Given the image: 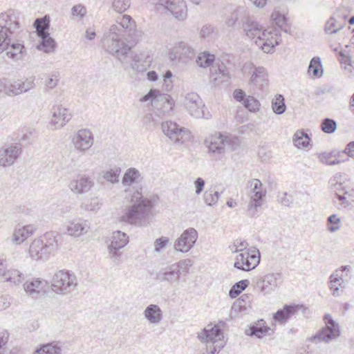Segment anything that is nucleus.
I'll use <instances>...</instances> for the list:
<instances>
[{"mask_svg":"<svg viewBox=\"0 0 354 354\" xmlns=\"http://www.w3.org/2000/svg\"><path fill=\"white\" fill-rule=\"evenodd\" d=\"M19 12L10 9L0 14V54L9 40L17 34L19 28Z\"/></svg>","mask_w":354,"mask_h":354,"instance_id":"4","label":"nucleus"},{"mask_svg":"<svg viewBox=\"0 0 354 354\" xmlns=\"http://www.w3.org/2000/svg\"><path fill=\"white\" fill-rule=\"evenodd\" d=\"M24 279V274L18 270L10 268L8 271V277H6L5 281L10 282L11 284L18 286L22 283Z\"/></svg>","mask_w":354,"mask_h":354,"instance_id":"40","label":"nucleus"},{"mask_svg":"<svg viewBox=\"0 0 354 354\" xmlns=\"http://www.w3.org/2000/svg\"><path fill=\"white\" fill-rule=\"evenodd\" d=\"M342 279L339 270H335L329 277V288L334 297H339L341 295L339 287L344 288L345 286L340 281Z\"/></svg>","mask_w":354,"mask_h":354,"instance_id":"31","label":"nucleus"},{"mask_svg":"<svg viewBox=\"0 0 354 354\" xmlns=\"http://www.w3.org/2000/svg\"><path fill=\"white\" fill-rule=\"evenodd\" d=\"M294 145L297 148H305L309 145L310 138L304 131H297L293 137Z\"/></svg>","mask_w":354,"mask_h":354,"instance_id":"39","label":"nucleus"},{"mask_svg":"<svg viewBox=\"0 0 354 354\" xmlns=\"http://www.w3.org/2000/svg\"><path fill=\"white\" fill-rule=\"evenodd\" d=\"M193 262L189 259L180 260L178 262L174 263V265H175L176 268L179 270L180 274H187Z\"/></svg>","mask_w":354,"mask_h":354,"instance_id":"57","label":"nucleus"},{"mask_svg":"<svg viewBox=\"0 0 354 354\" xmlns=\"http://www.w3.org/2000/svg\"><path fill=\"white\" fill-rule=\"evenodd\" d=\"M246 187L248 189V194L250 198L247 214L253 217L257 214L262 207L266 191L263 189V185L257 178L248 181Z\"/></svg>","mask_w":354,"mask_h":354,"instance_id":"7","label":"nucleus"},{"mask_svg":"<svg viewBox=\"0 0 354 354\" xmlns=\"http://www.w3.org/2000/svg\"><path fill=\"white\" fill-rule=\"evenodd\" d=\"M321 129L326 133H333L337 129V122L333 119L324 118L322 121Z\"/></svg>","mask_w":354,"mask_h":354,"instance_id":"53","label":"nucleus"},{"mask_svg":"<svg viewBox=\"0 0 354 354\" xmlns=\"http://www.w3.org/2000/svg\"><path fill=\"white\" fill-rule=\"evenodd\" d=\"M59 81L58 73L48 74L45 82V86L48 89H53L56 87Z\"/></svg>","mask_w":354,"mask_h":354,"instance_id":"60","label":"nucleus"},{"mask_svg":"<svg viewBox=\"0 0 354 354\" xmlns=\"http://www.w3.org/2000/svg\"><path fill=\"white\" fill-rule=\"evenodd\" d=\"M101 43L106 51L117 57L127 55L131 50V45L127 44L124 38L123 28L115 24L104 31Z\"/></svg>","mask_w":354,"mask_h":354,"instance_id":"2","label":"nucleus"},{"mask_svg":"<svg viewBox=\"0 0 354 354\" xmlns=\"http://www.w3.org/2000/svg\"><path fill=\"white\" fill-rule=\"evenodd\" d=\"M140 101H150L151 106L162 116L169 114L174 106V101L169 95L161 93L156 89H151L140 99Z\"/></svg>","mask_w":354,"mask_h":354,"instance_id":"8","label":"nucleus"},{"mask_svg":"<svg viewBox=\"0 0 354 354\" xmlns=\"http://www.w3.org/2000/svg\"><path fill=\"white\" fill-rule=\"evenodd\" d=\"M144 317L149 324L153 325L159 324L162 318V311L156 304H149L143 312Z\"/></svg>","mask_w":354,"mask_h":354,"instance_id":"28","label":"nucleus"},{"mask_svg":"<svg viewBox=\"0 0 354 354\" xmlns=\"http://www.w3.org/2000/svg\"><path fill=\"white\" fill-rule=\"evenodd\" d=\"M151 60V57L147 54H136L134 55L130 66L136 71L144 72L150 66Z\"/></svg>","mask_w":354,"mask_h":354,"instance_id":"29","label":"nucleus"},{"mask_svg":"<svg viewBox=\"0 0 354 354\" xmlns=\"http://www.w3.org/2000/svg\"><path fill=\"white\" fill-rule=\"evenodd\" d=\"M130 7V0H113L112 8L119 13L125 12Z\"/></svg>","mask_w":354,"mask_h":354,"instance_id":"58","label":"nucleus"},{"mask_svg":"<svg viewBox=\"0 0 354 354\" xmlns=\"http://www.w3.org/2000/svg\"><path fill=\"white\" fill-rule=\"evenodd\" d=\"M180 273L173 264L167 266L162 269L158 274V278L161 281H166L170 284L178 283L180 279Z\"/></svg>","mask_w":354,"mask_h":354,"instance_id":"25","label":"nucleus"},{"mask_svg":"<svg viewBox=\"0 0 354 354\" xmlns=\"http://www.w3.org/2000/svg\"><path fill=\"white\" fill-rule=\"evenodd\" d=\"M260 259L259 250L254 247H251L236 256L234 267L243 271H250L259 264Z\"/></svg>","mask_w":354,"mask_h":354,"instance_id":"10","label":"nucleus"},{"mask_svg":"<svg viewBox=\"0 0 354 354\" xmlns=\"http://www.w3.org/2000/svg\"><path fill=\"white\" fill-rule=\"evenodd\" d=\"M341 219L336 214H332L327 218V229L330 232H335L341 227Z\"/></svg>","mask_w":354,"mask_h":354,"instance_id":"51","label":"nucleus"},{"mask_svg":"<svg viewBox=\"0 0 354 354\" xmlns=\"http://www.w3.org/2000/svg\"><path fill=\"white\" fill-rule=\"evenodd\" d=\"M89 227L86 221L76 219L68 222L65 233L71 236L78 237L87 233Z\"/></svg>","mask_w":354,"mask_h":354,"instance_id":"23","label":"nucleus"},{"mask_svg":"<svg viewBox=\"0 0 354 354\" xmlns=\"http://www.w3.org/2000/svg\"><path fill=\"white\" fill-rule=\"evenodd\" d=\"M22 152L19 143L6 145L0 148V166L9 167L12 165Z\"/></svg>","mask_w":354,"mask_h":354,"instance_id":"16","label":"nucleus"},{"mask_svg":"<svg viewBox=\"0 0 354 354\" xmlns=\"http://www.w3.org/2000/svg\"><path fill=\"white\" fill-rule=\"evenodd\" d=\"M58 238L57 233L49 232L34 239L29 247V257L35 261L48 259L50 255H55L59 248Z\"/></svg>","mask_w":354,"mask_h":354,"instance_id":"3","label":"nucleus"},{"mask_svg":"<svg viewBox=\"0 0 354 354\" xmlns=\"http://www.w3.org/2000/svg\"><path fill=\"white\" fill-rule=\"evenodd\" d=\"M47 281L39 278H33L27 280L24 284V290L27 295L32 298H38L45 292Z\"/></svg>","mask_w":354,"mask_h":354,"instance_id":"22","label":"nucleus"},{"mask_svg":"<svg viewBox=\"0 0 354 354\" xmlns=\"http://www.w3.org/2000/svg\"><path fill=\"white\" fill-rule=\"evenodd\" d=\"M277 200L282 205L290 207L292 203V196L288 195L286 192H279L277 196Z\"/></svg>","mask_w":354,"mask_h":354,"instance_id":"64","label":"nucleus"},{"mask_svg":"<svg viewBox=\"0 0 354 354\" xmlns=\"http://www.w3.org/2000/svg\"><path fill=\"white\" fill-rule=\"evenodd\" d=\"M120 250L108 246L109 257L116 264L121 262L122 252L119 251Z\"/></svg>","mask_w":354,"mask_h":354,"instance_id":"61","label":"nucleus"},{"mask_svg":"<svg viewBox=\"0 0 354 354\" xmlns=\"http://www.w3.org/2000/svg\"><path fill=\"white\" fill-rule=\"evenodd\" d=\"M118 26L123 28V33L124 34L127 30L131 31V28L135 27L136 22L130 15H124L117 19Z\"/></svg>","mask_w":354,"mask_h":354,"instance_id":"42","label":"nucleus"},{"mask_svg":"<svg viewBox=\"0 0 354 354\" xmlns=\"http://www.w3.org/2000/svg\"><path fill=\"white\" fill-rule=\"evenodd\" d=\"M35 230L36 227L31 224L17 227L12 234V241L16 244H20L32 236Z\"/></svg>","mask_w":354,"mask_h":354,"instance_id":"27","label":"nucleus"},{"mask_svg":"<svg viewBox=\"0 0 354 354\" xmlns=\"http://www.w3.org/2000/svg\"><path fill=\"white\" fill-rule=\"evenodd\" d=\"M247 15V9L244 7H238L226 19L225 24L227 27H233L240 17H245Z\"/></svg>","mask_w":354,"mask_h":354,"instance_id":"37","label":"nucleus"},{"mask_svg":"<svg viewBox=\"0 0 354 354\" xmlns=\"http://www.w3.org/2000/svg\"><path fill=\"white\" fill-rule=\"evenodd\" d=\"M344 27L343 23H338L337 19L331 17L325 25V31L327 34H334Z\"/></svg>","mask_w":354,"mask_h":354,"instance_id":"49","label":"nucleus"},{"mask_svg":"<svg viewBox=\"0 0 354 354\" xmlns=\"http://www.w3.org/2000/svg\"><path fill=\"white\" fill-rule=\"evenodd\" d=\"M33 354H62V349L55 344L48 343L40 345Z\"/></svg>","mask_w":354,"mask_h":354,"instance_id":"38","label":"nucleus"},{"mask_svg":"<svg viewBox=\"0 0 354 354\" xmlns=\"http://www.w3.org/2000/svg\"><path fill=\"white\" fill-rule=\"evenodd\" d=\"M242 28L247 37L252 39H254V41L261 38V35L263 31L261 25L253 19L247 16L243 21Z\"/></svg>","mask_w":354,"mask_h":354,"instance_id":"24","label":"nucleus"},{"mask_svg":"<svg viewBox=\"0 0 354 354\" xmlns=\"http://www.w3.org/2000/svg\"><path fill=\"white\" fill-rule=\"evenodd\" d=\"M161 116L162 115H160L159 113H158L156 111H154L153 112L145 115L143 117V122L148 127L153 128L159 124Z\"/></svg>","mask_w":354,"mask_h":354,"instance_id":"46","label":"nucleus"},{"mask_svg":"<svg viewBox=\"0 0 354 354\" xmlns=\"http://www.w3.org/2000/svg\"><path fill=\"white\" fill-rule=\"evenodd\" d=\"M212 80L215 85H218L220 83L225 82L228 80L229 73L227 70L218 68L215 69V72H212L211 75Z\"/></svg>","mask_w":354,"mask_h":354,"instance_id":"47","label":"nucleus"},{"mask_svg":"<svg viewBox=\"0 0 354 354\" xmlns=\"http://www.w3.org/2000/svg\"><path fill=\"white\" fill-rule=\"evenodd\" d=\"M51 117L48 122L49 129L52 131L61 129L71 120L72 113L70 110L62 105L52 107Z\"/></svg>","mask_w":354,"mask_h":354,"instance_id":"11","label":"nucleus"},{"mask_svg":"<svg viewBox=\"0 0 354 354\" xmlns=\"http://www.w3.org/2000/svg\"><path fill=\"white\" fill-rule=\"evenodd\" d=\"M141 180V175L136 168H129L125 171L122 184L125 187V192L131 195V205L127 207L124 215L121 216V221L130 224H140L150 214L153 207L151 200L142 196V188L132 191L131 187L138 183Z\"/></svg>","mask_w":354,"mask_h":354,"instance_id":"1","label":"nucleus"},{"mask_svg":"<svg viewBox=\"0 0 354 354\" xmlns=\"http://www.w3.org/2000/svg\"><path fill=\"white\" fill-rule=\"evenodd\" d=\"M34 26L38 35L40 36L48 34L47 30L49 28L48 21L45 18L37 19L34 22Z\"/></svg>","mask_w":354,"mask_h":354,"instance_id":"55","label":"nucleus"},{"mask_svg":"<svg viewBox=\"0 0 354 354\" xmlns=\"http://www.w3.org/2000/svg\"><path fill=\"white\" fill-rule=\"evenodd\" d=\"M272 108L276 114L280 115L285 112L286 106L285 100L282 95L278 94L272 101Z\"/></svg>","mask_w":354,"mask_h":354,"instance_id":"44","label":"nucleus"},{"mask_svg":"<svg viewBox=\"0 0 354 354\" xmlns=\"http://www.w3.org/2000/svg\"><path fill=\"white\" fill-rule=\"evenodd\" d=\"M94 186V182L86 175H78L68 183L69 189L75 194L88 192Z\"/></svg>","mask_w":354,"mask_h":354,"instance_id":"19","label":"nucleus"},{"mask_svg":"<svg viewBox=\"0 0 354 354\" xmlns=\"http://www.w3.org/2000/svg\"><path fill=\"white\" fill-rule=\"evenodd\" d=\"M194 49L184 41L179 42L176 46V53L180 54V57H189L194 54Z\"/></svg>","mask_w":354,"mask_h":354,"instance_id":"54","label":"nucleus"},{"mask_svg":"<svg viewBox=\"0 0 354 354\" xmlns=\"http://www.w3.org/2000/svg\"><path fill=\"white\" fill-rule=\"evenodd\" d=\"M100 206L101 203L98 198H92L82 205V207L84 210L92 212H97Z\"/></svg>","mask_w":354,"mask_h":354,"instance_id":"52","label":"nucleus"},{"mask_svg":"<svg viewBox=\"0 0 354 354\" xmlns=\"http://www.w3.org/2000/svg\"><path fill=\"white\" fill-rule=\"evenodd\" d=\"M308 73L313 77H321L323 74V68L321 59L319 57H314L310 62L308 68Z\"/></svg>","mask_w":354,"mask_h":354,"instance_id":"36","label":"nucleus"},{"mask_svg":"<svg viewBox=\"0 0 354 354\" xmlns=\"http://www.w3.org/2000/svg\"><path fill=\"white\" fill-rule=\"evenodd\" d=\"M41 41L38 46V49L45 53L51 52L55 48V40L49 36V34L40 36Z\"/></svg>","mask_w":354,"mask_h":354,"instance_id":"43","label":"nucleus"},{"mask_svg":"<svg viewBox=\"0 0 354 354\" xmlns=\"http://www.w3.org/2000/svg\"><path fill=\"white\" fill-rule=\"evenodd\" d=\"M305 307L302 304H286L283 308L279 309L275 313L273 314L272 319L274 322L284 324L290 317L295 316L299 310L304 311Z\"/></svg>","mask_w":354,"mask_h":354,"instance_id":"20","label":"nucleus"},{"mask_svg":"<svg viewBox=\"0 0 354 354\" xmlns=\"http://www.w3.org/2000/svg\"><path fill=\"white\" fill-rule=\"evenodd\" d=\"M281 41L280 36L275 32L263 30L261 38L254 41L255 44L264 53H269L274 51L276 46Z\"/></svg>","mask_w":354,"mask_h":354,"instance_id":"17","label":"nucleus"},{"mask_svg":"<svg viewBox=\"0 0 354 354\" xmlns=\"http://www.w3.org/2000/svg\"><path fill=\"white\" fill-rule=\"evenodd\" d=\"M266 69L260 66L255 68L250 80V84L259 87H263L266 84Z\"/></svg>","mask_w":354,"mask_h":354,"instance_id":"33","label":"nucleus"},{"mask_svg":"<svg viewBox=\"0 0 354 354\" xmlns=\"http://www.w3.org/2000/svg\"><path fill=\"white\" fill-rule=\"evenodd\" d=\"M121 168L118 166L109 167L101 171V177L108 183L115 184L120 181Z\"/></svg>","mask_w":354,"mask_h":354,"instance_id":"32","label":"nucleus"},{"mask_svg":"<svg viewBox=\"0 0 354 354\" xmlns=\"http://www.w3.org/2000/svg\"><path fill=\"white\" fill-rule=\"evenodd\" d=\"M198 232L193 227L185 230L175 241L174 249L183 253L188 252L194 246L198 239Z\"/></svg>","mask_w":354,"mask_h":354,"instance_id":"14","label":"nucleus"},{"mask_svg":"<svg viewBox=\"0 0 354 354\" xmlns=\"http://www.w3.org/2000/svg\"><path fill=\"white\" fill-rule=\"evenodd\" d=\"M129 242V237L121 231H115L111 236V242L109 246L115 247L116 249L123 248Z\"/></svg>","mask_w":354,"mask_h":354,"instance_id":"34","label":"nucleus"},{"mask_svg":"<svg viewBox=\"0 0 354 354\" xmlns=\"http://www.w3.org/2000/svg\"><path fill=\"white\" fill-rule=\"evenodd\" d=\"M158 4L167 8L178 20L183 21L187 17V8L184 0H158Z\"/></svg>","mask_w":354,"mask_h":354,"instance_id":"18","label":"nucleus"},{"mask_svg":"<svg viewBox=\"0 0 354 354\" xmlns=\"http://www.w3.org/2000/svg\"><path fill=\"white\" fill-rule=\"evenodd\" d=\"M71 142L78 152L85 153L94 143V136L88 129H81L72 136Z\"/></svg>","mask_w":354,"mask_h":354,"instance_id":"13","label":"nucleus"},{"mask_svg":"<svg viewBox=\"0 0 354 354\" xmlns=\"http://www.w3.org/2000/svg\"><path fill=\"white\" fill-rule=\"evenodd\" d=\"M263 320H260L256 326H251L249 330H246V334L250 336H257L261 338L268 333L269 327L264 326Z\"/></svg>","mask_w":354,"mask_h":354,"instance_id":"35","label":"nucleus"},{"mask_svg":"<svg viewBox=\"0 0 354 354\" xmlns=\"http://www.w3.org/2000/svg\"><path fill=\"white\" fill-rule=\"evenodd\" d=\"M78 285L75 274L66 270L57 271L51 279V288L57 294L66 295L74 291Z\"/></svg>","mask_w":354,"mask_h":354,"instance_id":"6","label":"nucleus"},{"mask_svg":"<svg viewBox=\"0 0 354 354\" xmlns=\"http://www.w3.org/2000/svg\"><path fill=\"white\" fill-rule=\"evenodd\" d=\"M184 106L192 116L196 118H207L204 111L205 104L197 93H187L185 97Z\"/></svg>","mask_w":354,"mask_h":354,"instance_id":"15","label":"nucleus"},{"mask_svg":"<svg viewBox=\"0 0 354 354\" xmlns=\"http://www.w3.org/2000/svg\"><path fill=\"white\" fill-rule=\"evenodd\" d=\"M205 144L209 152L215 156L233 151L239 145L236 137L220 132L208 136L205 140Z\"/></svg>","mask_w":354,"mask_h":354,"instance_id":"5","label":"nucleus"},{"mask_svg":"<svg viewBox=\"0 0 354 354\" xmlns=\"http://www.w3.org/2000/svg\"><path fill=\"white\" fill-rule=\"evenodd\" d=\"M9 40L3 51L6 50V55L8 57L14 60H21L26 54L24 45L20 42H11Z\"/></svg>","mask_w":354,"mask_h":354,"instance_id":"26","label":"nucleus"},{"mask_svg":"<svg viewBox=\"0 0 354 354\" xmlns=\"http://www.w3.org/2000/svg\"><path fill=\"white\" fill-rule=\"evenodd\" d=\"M339 55L340 56L339 60L342 64L344 69L346 70L348 73L352 74L353 71V68L352 66V57L348 55L346 50L339 52Z\"/></svg>","mask_w":354,"mask_h":354,"instance_id":"48","label":"nucleus"},{"mask_svg":"<svg viewBox=\"0 0 354 354\" xmlns=\"http://www.w3.org/2000/svg\"><path fill=\"white\" fill-rule=\"evenodd\" d=\"M248 283L249 282L246 279L238 281L230 290L229 296L231 298L236 297L242 291H243L248 287Z\"/></svg>","mask_w":354,"mask_h":354,"instance_id":"50","label":"nucleus"},{"mask_svg":"<svg viewBox=\"0 0 354 354\" xmlns=\"http://www.w3.org/2000/svg\"><path fill=\"white\" fill-rule=\"evenodd\" d=\"M169 243V239L166 236H161L156 239L154 241V252H160L162 250L166 248Z\"/></svg>","mask_w":354,"mask_h":354,"instance_id":"62","label":"nucleus"},{"mask_svg":"<svg viewBox=\"0 0 354 354\" xmlns=\"http://www.w3.org/2000/svg\"><path fill=\"white\" fill-rule=\"evenodd\" d=\"M279 273H268L257 279L256 287L264 294H269L278 286Z\"/></svg>","mask_w":354,"mask_h":354,"instance_id":"21","label":"nucleus"},{"mask_svg":"<svg viewBox=\"0 0 354 354\" xmlns=\"http://www.w3.org/2000/svg\"><path fill=\"white\" fill-rule=\"evenodd\" d=\"M215 59L214 55L208 52L201 53L196 59V64L199 67L207 68L210 66Z\"/></svg>","mask_w":354,"mask_h":354,"instance_id":"41","label":"nucleus"},{"mask_svg":"<svg viewBox=\"0 0 354 354\" xmlns=\"http://www.w3.org/2000/svg\"><path fill=\"white\" fill-rule=\"evenodd\" d=\"M163 133L175 143H183L189 139V131L176 122L167 121L161 124Z\"/></svg>","mask_w":354,"mask_h":354,"instance_id":"12","label":"nucleus"},{"mask_svg":"<svg viewBox=\"0 0 354 354\" xmlns=\"http://www.w3.org/2000/svg\"><path fill=\"white\" fill-rule=\"evenodd\" d=\"M220 196L221 193L214 189H209L204 192L203 200L207 205L213 206L217 203Z\"/></svg>","mask_w":354,"mask_h":354,"instance_id":"45","label":"nucleus"},{"mask_svg":"<svg viewBox=\"0 0 354 354\" xmlns=\"http://www.w3.org/2000/svg\"><path fill=\"white\" fill-rule=\"evenodd\" d=\"M326 326L319 330L315 335L309 337L308 341L317 344L319 342L328 343L337 339L340 335V328L337 323L332 318L330 314L324 316Z\"/></svg>","mask_w":354,"mask_h":354,"instance_id":"9","label":"nucleus"},{"mask_svg":"<svg viewBox=\"0 0 354 354\" xmlns=\"http://www.w3.org/2000/svg\"><path fill=\"white\" fill-rule=\"evenodd\" d=\"M142 31L134 28H131V31L128 30L129 39H126L127 44L131 45V49L134 46L142 37Z\"/></svg>","mask_w":354,"mask_h":354,"instance_id":"56","label":"nucleus"},{"mask_svg":"<svg viewBox=\"0 0 354 354\" xmlns=\"http://www.w3.org/2000/svg\"><path fill=\"white\" fill-rule=\"evenodd\" d=\"M243 104L245 108L252 112L258 111L260 106L259 101L250 95L245 97Z\"/></svg>","mask_w":354,"mask_h":354,"instance_id":"59","label":"nucleus"},{"mask_svg":"<svg viewBox=\"0 0 354 354\" xmlns=\"http://www.w3.org/2000/svg\"><path fill=\"white\" fill-rule=\"evenodd\" d=\"M332 154L324 153L322 155L320 160L322 163L326 164L327 165H335L339 164L340 162L344 161L343 160H342L337 158L332 159Z\"/></svg>","mask_w":354,"mask_h":354,"instance_id":"63","label":"nucleus"},{"mask_svg":"<svg viewBox=\"0 0 354 354\" xmlns=\"http://www.w3.org/2000/svg\"><path fill=\"white\" fill-rule=\"evenodd\" d=\"M21 80H0V92L7 95H17L22 93Z\"/></svg>","mask_w":354,"mask_h":354,"instance_id":"30","label":"nucleus"}]
</instances>
